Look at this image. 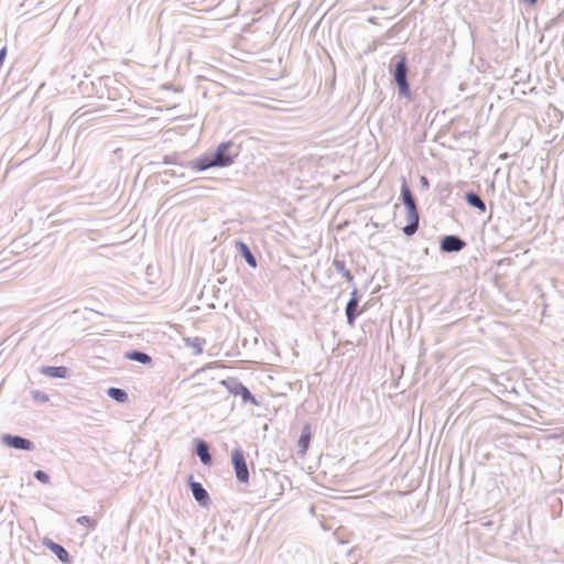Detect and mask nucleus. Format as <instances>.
Segmentation results:
<instances>
[{"instance_id":"nucleus-29","label":"nucleus","mask_w":564,"mask_h":564,"mask_svg":"<svg viewBox=\"0 0 564 564\" xmlns=\"http://www.w3.org/2000/svg\"><path fill=\"white\" fill-rule=\"evenodd\" d=\"M524 3H528L530 6H534L538 3V0H522Z\"/></svg>"},{"instance_id":"nucleus-16","label":"nucleus","mask_w":564,"mask_h":564,"mask_svg":"<svg viewBox=\"0 0 564 564\" xmlns=\"http://www.w3.org/2000/svg\"><path fill=\"white\" fill-rule=\"evenodd\" d=\"M123 357L130 361L139 362L144 366L152 365V357L140 349L127 350Z\"/></svg>"},{"instance_id":"nucleus-10","label":"nucleus","mask_w":564,"mask_h":564,"mask_svg":"<svg viewBox=\"0 0 564 564\" xmlns=\"http://www.w3.org/2000/svg\"><path fill=\"white\" fill-rule=\"evenodd\" d=\"M194 453L204 466L210 467L214 463L209 451V444L199 437L193 440Z\"/></svg>"},{"instance_id":"nucleus-22","label":"nucleus","mask_w":564,"mask_h":564,"mask_svg":"<svg viewBox=\"0 0 564 564\" xmlns=\"http://www.w3.org/2000/svg\"><path fill=\"white\" fill-rule=\"evenodd\" d=\"M241 398V402L242 404H252V405H256L258 406L260 403L259 401L257 400V398L250 392V390L248 389L247 386L243 387V389L241 390V392L239 393V395Z\"/></svg>"},{"instance_id":"nucleus-20","label":"nucleus","mask_w":564,"mask_h":564,"mask_svg":"<svg viewBox=\"0 0 564 564\" xmlns=\"http://www.w3.org/2000/svg\"><path fill=\"white\" fill-rule=\"evenodd\" d=\"M188 161L182 160V156L180 153H172V154H165L162 160V164L166 165H175L182 169H188L187 165Z\"/></svg>"},{"instance_id":"nucleus-8","label":"nucleus","mask_w":564,"mask_h":564,"mask_svg":"<svg viewBox=\"0 0 564 564\" xmlns=\"http://www.w3.org/2000/svg\"><path fill=\"white\" fill-rule=\"evenodd\" d=\"M187 486L193 498L200 507H208L210 505L212 500L208 491L204 488L202 482L194 479L193 475L187 476Z\"/></svg>"},{"instance_id":"nucleus-17","label":"nucleus","mask_w":564,"mask_h":564,"mask_svg":"<svg viewBox=\"0 0 564 564\" xmlns=\"http://www.w3.org/2000/svg\"><path fill=\"white\" fill-rule=\"evenodd\" d=\"M312 438V426L310 423H305L301 430L300 437L297 440L299 453L305 454L310 447Z\"/></svg>"},{"instance_id":"nucleus-21","label":"nucleus","mask_w":564,"mask_h":564,"mask_svg":"<svg viewBox=\"0 0 564 564\" xmlns=\"http://www.w3.org/2000/svg\"><path fill=\"white\" fill-rule=\"evenodd\" d=\"M185 345L194 349V355H200L204 350L206 339L203 337H187L184 338Z\"/></svg>"},{"instance_id":"nucleus-15","label":"nucleus","mask_w":564,"mask_h":564,"mask_svg":"<svg viewBox=\"0 0 564 564\" xmlns=\"http://www.w3.org/2000/svg\"><path fill=\"white\" fill-rule=\"evenodd\" d=\"M332 265L338 274H340L351 286H355V278L351 271L347 268L346 261L339 257H335Z\"/></svg>"},{"instance_id":"nucleus-30","label":"nucleus","mask_w":564,"mask_h":564,"mask_svg":"<svg viewBox=\"0 0 564 564\" xmlns=\"http://www.w3.org/2000/svg\"><path fill=\"white\" fill-rule=\"evenodd\" d=\"M189 551H191V554H195V549L191 547Z\"/></svg>"},{"instance_id":"nucleus-12","label":"nucleus","mask_w":564,"mask_h":564,"mask_svg":"<svg viewBox=\"0 0 564 564\" xmlns=\"http://www.w3.org/2000/svg\"><path fill=\"white\" fill-rule=\"evenodd\" d=\"M187 165L188 169L196 172H204L207 171L208 169L216 167L212 151L206 152L200 156L188 161Z\"/></svg>"},{"instance_id":"nucleus-7","label":"nucleus","mask_w":564,"mask_h":564,"mask_svg":"<svg viewBox=\"0 0 564 564\" xmlns=\"http://www.w3.org/2000/svg\"><path fill=\"white\" fill-rule=\"evenodd\" d=\"M467 242L458 235H444L440 238V250L444 253L460 252Z\"/></svg>"},{"instance_id":"nucleus-23","label":"nucleus","mask_w":564,"mask_h":564,"mask_svg":"<svg viewBox=\"0 0 564 564\" xmlns=\"http://www.w3.org/2000/svg\"><path fill=\"white\" fill-rule=\"evenodd\" d=\"M76 522L91 530H95L97 527V521L89 516H80L76 519Z\"/></svg>"},{"instance_id":"nucleus-3","label":"nucleus","mask_w":564,"mask_h":564,"mask_svg":"<svg viewBox=\"0 0 564 564\" xmlns=\"http://www.w3.org/2000/svg\"><path fill=\"white\" fill-rule=\"evenodd\" d=\"M212 154L217 169L228 167L239 156L240 145L231 140L223 141L212 151Z\"/></svg>"},{"instance_id":"nucleus-26","label":"nucleus","mask_w":564,"mask_h":564,"mask_svg":"<svg viewBox=\"0 0 564 564\" xmlns=\"http://www.w3.org/2000/svg\"><path fill=\"white\" fill-rule=\"evenodd\" d=\"M420 186L423 191H427L430 188V180L427 178V176H420Z\"/></svg>"},{"instance_id":"nucleus-5","label":"nucleus","mask_w":564,"mask_h":564,"mask_svg":"<svg viewBox=\"0 0 564 564\" xmlns=\"http://www.w3.org/2000/svg\"><path fill=\"white\" fill-rule=\"evenodd\" d=\"M0 443L17 451L32 452L35 449V444L28 437L18 434L2 433L0 435Z\"/></svg>"},{"instance_id":"nucleus-4","label":"nucleus","mask_w":564,"mask_h":564,"mask_svg":"<svg viewBox=\"0 0 564 564\" xmlns=\"http://www.w3.org/2000/svg\"><path fill=\"white\" fill-rule=\"evenodd\" d=\"M230 460L236 479L240 484H249L250 474L245 452L240 446L235 447L230 454Z\"/></svg>"},{"instance_id":"nucleus-28","label":"nucleus","mask_w":564,"mask_h":564,"mask_svg":"<svg viewBox=\"0 0 564 564\" xmlns=\"http://www.w3.org/2000/svg\"><path fill=\"white\" fill-rule=\"evenodd\" d=\"M165 175H169V176H180V177H184V173L183 172H176V170H166L163 172Z\"/></svg>"},{"instance_id":"nucleus-27","label":"nucleus","mask_w":564,"mask_h":564,"mask_svg":"<svg viewBox=\"0 0 564 564\" xmlns=\"http://www.w3.org/2000/svg\"><path fill=\"white\" fill-rule=\"evenodd\" d=\"M7 46H2L1 50H0V68L2 67L4 61H6V57H7Z\"/></svg>"},{"instance_id":"nucleus-24","label":"nucleus","mask_w":564,"mask_h":564,"mask_svg":"<svg viewBox=\"0 0 564 564\" xmlns=\"http://www.w3.org/2000/svg\"><path fill=\"white\" fill-rule=\"evenodd\" d=\"M33 477L41 484L47 485L51 481L50 475L42 469H37L33 473Z\"/></svg>"},{"instance_id":"nucleus-18","label":"nucleus","mask_w":564,"mask_h":564,"mask_svg":"<svg viewBox=\"0 0 564 564\" xmlns=\"http://www.w3.org/2000/svg\"><path fill=\"white\" fill-rule=\"evenodd\" d=\"M220 384L224 388H226V390L230 394L236 395V397L239 395V393L241 392V390L245 387V384L238 378H235V377H229V378L223 379L220 381Z\"/></svg>"},{"instance_id":"nucleus-9","label":"nucleus","mask_w":564,"mask_h":564,"mask_svg":"<svg viewBox=\"0 0 564 564\" xmlns=\"http://www.w3.org/2000/svg\"><path fill=\"white\" fill-rule=\"evenodd\" d=\"M42 544L50 550L62 564H73L74 557L69 552L59 543H56L52 539L45 536L42 540Z\"/></svg>"},{"instance_id":"nucleus-6","label":"nucleus","mask_w":564,"mask_h":564,"mask_svg":"<svg viewBox=\"0 0 564 564\" xmlns=\"http://www.w3.org/2000/svg\"><path fill=\"white\" fill-rule=\"evenodd\" d=\"M360 294L356 285L352 286L350 297L345 306V315L347 324L355 326L356 319L365 312V307L359 310Z\"/></svg>"},{"instance_id":"nucleus-19","label":"nucleus","mask_w":564,"mask_h":564,"mask_svg":"<svg viewBox=\"0 0 564 564\" xmlns=\"http://www.w3.org/2000/svg\"><path fill=\"white\" fill-rule=\"evenodd\" d=\"M106 394L113 401L118 402V403H126L128 402L129 400V394L128 392L122 389V388H117V387H109L107 390H106Z\"/></svg>"},{"instance_id":"nucleus-14","label":"nucleus","mask_w":564,"mask_h":564,"mask_svg":"<svg viewBox=\"0 0 564 564\" xmlns=\"http://www.w3.org/2000/svg\"><path fill=\"white\" fill-rule=\"evenodd\" d=\"M40 372L54 379H66L70 375V370L65 366H42Z\"/></svg>"},{"instance_id":"nucleus-1","label":"nucleus","mask_w":564,"mask_h":564,"mask_svg":"<svg viewBox=\"0 0 564 564\" xmlns=\"http://www.w3.org/2000/svg\"><path fill=\"white\" fill-rule=\"evenodd\" d=\"M388 72L391 76V82L395 85L398 97L412 101L414 96L409 82V59L405 53H397L390 59Z\"/></svg>"},{"instance_id":"nucleus-13","label":"nucleus","mask_w":564,"mask_h":564,"mask_svg":"<svg viewBox=\"0 0 564 564\" xmlns=\"http://www.w3.org/2000/svg\"><path fill=\"white\" fill-rule=\"evenodd\" d=\"M465 203L476 209L479 214H484L487 210L485 200L475 191H466L464 193Z\"/></svg>"},{"instance_id":"nucleus-11","label":"nucleus","mask_w":564,"mask_h":564,"mask_svg":"<svg viewBox=\"0 0 564 564\" xmlns=\"http://www.w3.org/2000/svg\"><path fill=\"white\" fill-rule=\"evenodd\" d=\"M235 250L250 268L256 269L258 267L257 257L247 242L241 239L235 240Z\"/></svg>"},{"instance_id":"nucleus-25","label":"nucleus","mask_w":564,"mask_h":564,"mask_svg":"<svg viewBox=\"0 0 564 564\" xmlns=\"http://www.w3.org/2000/svg\"><path fill=\"white\" fill-rule=\"evenodd\" d=\"M31 395H32V399L39 403H45L48 401V394L41 390H32Z\"/></svg>"},{"instance_id":"nucleus-2","label":"nucleus","mask_w":564,"mask_h":564,"mask_svg":"<svg viewBox=\"0 0 564 564\" xmlns=\"http://www.w3.org/2000/svg\"><path fill=\"white\" fill-rule=\"evenodd\" d=\"M400 199L404 205L406 213V225L402 228L406 237H412L420 227V214L416 200L412 194L411 187L404 176L401 177Z\"/></svg>"}]
</instances>
